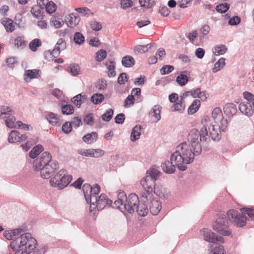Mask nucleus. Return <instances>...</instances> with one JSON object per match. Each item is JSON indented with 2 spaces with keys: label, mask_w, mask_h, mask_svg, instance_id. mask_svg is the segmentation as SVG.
<instances>
[{
  "label": "nucleus",
  "mask_w": 254,
  "mask_h": 254,
  "mask_svg": "<svg viewBox=\"0 0 254 254\" xmlns=\"http://www.w3.org/2000/svg\"><path fill=\"white\" fill-rule=\"evenodd\" d=\"M189 144L183 142L178 145L171 154L170 160L181 171H185L187 165L191 163L195 156L199 155L202 151L201 142L199 140L198 130L193 128L188 135Z\"/></svg>",
  "instance_id": "1"
},
{
  "label": "nucleus",
  "mask_w": 254,
  "mask_h": 254,
  "mask_svg": "<svg viewBox=\"0 0 254 254\" xmlns=\"http://www.w3.org/2000/svg\"><path fill=\"white\" fill-rule=\"evenodd\" d=\"M211 116L213 122L207 116H204L201 120L202 127L198 131L201 143H208L210 137L213 141H219L222 136L221 132L227 130L228 122L224 118L220 108H215L212 112Z\"/></svg>",
  "instance_id": "2"
},
{
  "label": "nucleus",
  "mask_w": 254,
  "mask_h": 254,
  "mask_svg": "<svg viewBox=\"0 0 254 254\" xmlns=\"http://www.w3.org/2000/svg\"><path fill=\"white\" fill-rule=\"evenodd\" d=\"M37 241L29 233L21 234L10 244L15 254H28L35 249Z\"/></svg>",
  "instance_id": "3"
},
{
  "label": "nucleus",
  "mask_w": 254,
  "mask_h": 254,
  "mask_svg": "<svg viewBox=\"0 0 254 254\" xmlns=\"http://www.w3.org/2000/svg\"><path fill=\"white\" fill-rule=\"evenodd\" d=\"M139 203L138 196L135 193L130 194L127 197L124 191H120L118 195V199L115 201L117 208L122 212L126 211L132 214Z\"/></svg>",
  "instance_id": "4"
},
{
  "label": "nucleus",
  "mask_w": 254,
  "mask_h": 254,
  "mask_svg": "<svg viewBox=\"0 0 254 254\" xmlns=\"http://www.w3.org/2000/svg\"><path fill=\"white\" fill-rule=\"evenodd\" d=\"M72 176L68 174L67 171L62 169L50 180V185L59 190L65 188L72 181Z\"/></svg>",
  "instance_id": "5"
},
{
  "label": "nucleus",
  "mask_w": 254,
  "mask_h": 254,
  "mask_svg": "<svg viewBox=\"0 0 254 254\" xmlns=\"http://www.w3.org/2000/svg\"><path fill=\"white\" fill-rule=\"evenodd\" d=\"M224 214L218 215L213 225V229L219 234L227 236L231 235V230L227 225L228 222Z\"/></svg>",
  "instance_id": "6"
},
{
  "label": "nucleus",
  "mask_w": 254,
  "mask_h": 254,
  "mask_svg": "<svg viewBox=\"0 0 254 254\" xmlns=\"http://www.w3.org/2000/svg\"><path fill=\"white\" fill-rule=\"evenodd\" d=\"M109 201L110 200L106 194L102 193L99 196L98 193L95 194L91 197V200H88V203H90V211L92 212L96 209L102 210L109 203Z\"/></svg>",
  "instance_id": "7"
},
{
  "label": "nucleus",
  "mask_w": 254,
  "mask_h": 254,
  "mask_svg": "<svg viewBox=\"0 0 254 254\" xmlns=\"http://www.w3.org/2000/svg\"><path fill=\"white\" fill-rule=\"evenodd\" d=\"M227 220L238 227H242L246 225V218L242 217L241 212L234 209H231L227 213Z\"/></svg>",
  "instance_id": "8"
},
{
  "label": "nucleus",
  "mask_w": 254,
  "mask_h": 254,
  "mask_svg": "<svg viewBox=\"0 0 254 254\" xmlns=\"http://www.w3.org/2000/svg\"><path fill=\"white\" fill-rule=\"evenodd\" d=\"M55 160H52V156L48 152H44L37 158H36L33 164L35 169L36 171H39V169L51 163V161H55Z\"/></svg>",
  "instance_id": "9"
},
{
  "label": "nucleus",
  "mask_w": 254,
  "mask_h": 254,
  "mask_svg": "<svg viewBox=\"0 0 254 254\" xmlns=\"http://www.w3.org/2000/svg\"><path fill=\"white\" fill-rule=\"evenodd\" d=\"M59 168V164L57 161H51V163L39 169L41 176L43 179H48L54 174L56 170Z\"/></svg>",
  "instance_id": "10"
},
{
  "label": "nucleus",
  "mask_w": 254,
  "mask_h": 254,
  "mask_svg": "<svg viewBox=\"0 0 254 254\" xmlns=\"http://www.w3.org/2000/svg\"><path fill=\"white\" fill-rule=\"evenodd\" d=\"M140 184L143 189L146 191V193H143L142 196L143 197L147 199L148 197L147 194L149 195L155 189V183L152 179L146 176L141 180Z\"/></svg>",
  "instance_id": "11"
},
{
  "label": "nucleus",
  "mask_w": 254,
  "mask_h": 254,
  "mask_svg": "<svg viewBox=\"0 0 254 254\" xmlns=\"http://www.w3.org/2000/svg\"><path fill=\"white\" fill-rule=\"evenodd\" d=\"M85 198L87 202L91 200V197L95 194L99 193L100 188L98 184H95L93 187L88 184H85L82 186Z\"/></svg>",
  "instance_id": "12"
},
{
  "label": "nucleus",
  "mask_w": 254,
  "mask_h": 254,
  "mask_svg": "<svg viewBox=\"0 0 254 254\" xmlns=\"http://www.w3.org/2000/svg\"><path fill=\"white\" fill-rule=\"evenodd\" d=\"M28 137L25 134H20L18 131L12 130L8 137V141L9 143H16L25 141Z\"/></svg>",
  "instance_id": "13"
},
{
  "label": "nucleus",
  "mask_w": 254,
  "mask_h": 254,
  "mask_svg": "<svg viewBox=\"0 0 254 254\" xmlns=\"http://www.w3.org/2000/svg\"><path fill=\"white\" fill-rule=\"evenodd\" d=\"M239 109L243 115L248 117L252 116L254 113V108L250 102L241 103L239 104Z\"/></svg>",
  "instance_id": "14"
},
{
  "label": "nucleus",
  "mask_w": 254,
  "mask_h": 254,
  "mask_svg": "<svg viewBox=\"0 0 254 254\" xmlns=\"http://www.w3.org/2000/svg\"><path fill=\"white\" fill-rule=\"evenodd\" d=\"M66 48V43L62 38H60L57 41L54 49L51 52V54L54 57L59 55L61 51L64 50Z\"/></svg>",
  "instance_id": "15"
},
{
  "label": "nucleus",
  "mask_w": 254,
  "mask_h": 254,
  "mask_svg": "<svg viewBox=\"0 0 254 254\" xmlns=\"http://www.w3.org/2000/svg\"><path fill=\"white\" fill-rule=\"evenodd\" d=\"M200 235L203 237V239L205 241L215 243V239H214V238L215 234L212 232L210 230L204 228L200 231Z\"/></svg>",
  "instance_id": "16"
},
{
  "label": "nucleus",
  "mask_w": 254,
  "mask_h": 254,
  "mask_svg": "<svg viewBox=\"0 0 254 254\" xmlns=\"http://www.w3.org/2000/svg\"><path fill=\"white\" fill-rule=\"evenodd\" d=\"M190 76V73L189 71H183L177 77L176 82L179 85L181 86H184L188 83Z\"/></svg>",
  "instance_id": "17"
},
{
  "label": "nucleus",
  "mask_w": 254,
  "mask_h": 254,
  "mask_svg": "<svg viewBox=\"0 0 254 254\" xmlns=\"http://www.w3.org/2000/svg\"><path fill=\"white\" fill-rule=\"evenodd\" d=\"M240 212L242 217L246 218V223L247 221L254 220V209L248 207H244L240 209Z\"/></svg>",
  "instance_id": "18"
},
{
  "label": "nucleus",
  "mask_w": 254,
  "mask_h": 254,
  "mask_svg": "<svg viewBox=\"0 0 254 254\" xmlns=\"http://www.w3.org/2000/svg\"><path fill=\"white\" fill-rule=\"evenodd\" d=\"M149 208L150 212L153 215H157L161 209V203L159 200L153 199L150 202Z\"/></svg>",
  "instance_id": "19"
},
{
  "label": "nucleus",
  "mask_w": 254,
  "mask_h": 254,
  "mask_svg": "<svg viewBox=\"0 0 254 254\" xmlns=\"http://www.w3.org/2000/svg\"><path fill=\"white\" fill-rule=\"evenodd\" d=\"M23 232L22 228H18L10 230V231H5L3 233V235L8 240L13 239L16 240L18 235L21 234Z\"/></svg>",
  "instance_id": "20"
},
{
  "label": "nucleus",
  "mask_w": 254,
  "mask_h": 254,
  "mask_svg": "<svg viewBox=\"0 0 254 254\" xmlns=\"http://www.w3.org/2000/svg\"><path fill=\"white\" fill-rule=\"evenodd\" d=\"M1 23L4 27L7 32H12L15 29V25L12 19L8 18H3Z\"/></svg>",
  "instance_id": "21"
},
{
  "label": "nucleus",
  "mask_w": 254,
  "mask_h": 254,
  "mask_svg": "<svg viewBox=\"0 0 254 254\" xmlns=\"http://www.w3.org/2000/svg\"><path fill=\"white\" fill-rule=\"evenodd\" d=\"M224 112L225 115L231 117L234 115L237 112L236 106L233 103H228L224 107Z\"/></svg>",
  "instance_id": "22"
},
{
  "label": "nucleus",
  "mask_w": 254,
  "mask_h": 254,
  "mask_svg": "<svg viewBox=\"0 0 254 254\" xmlns=\"http://www.w3.org/2000/svg\"><path fill=\"white\" fill-rule=\"evenodd\" d=\"M80 20L79 17L74 13L69 14L66 18L67 24L69 27H74L77 25Z\"/></svg>",
  "instance_id": "23"
},
{
  "label": "nucleus",
  "mask_w": 254,
  "mask_h": 254,
  "mask_svg": "<svg viewBox=\"0 0 254 254\" xmlns=\"http://www.w3.org/2000/svg\"><path fill=\"white\" fill-rule=\"evenodd\" d=\"M176 165L173 163L172 161H166L162 165V168L163 171L167 174H172L176 171Z\"/></svg>",
  "instance_id": "24"
},
{
  "label": "nucleus",
  "mask_w": 254,
  "mask_h": 254,
  "mask_svg": "<svg viewBox=\"0 0 254 254\" xmlns=\"http://www.w3.org/2000/svg\"><path fill=\"white\" fill-rule=\"evenodd\" d=\"M142 131V127L140 125H136L132 129L130 138L131 141L135 142L138 140L140 136Z\"/></svg>",
  "instance_id": "25"
},
{
  "label": "nucleus",
  "mask_w": 254,
  "mask_h": 254,
  "mask_svg": "<svg viewBox=\"0 0 254 254\" xmlns=\"http://www.w3.org/2000/svg\"><path fill=\"white\" fill-rule=\"evenodd\" d=\"M39 71V70L35 69L26 70L24 74V79L26 82H29L31 79L37 78Z\"/></svg>",
  "instance_id": "26"
},
{
  "label": "nucleus",
  "mask_w": 254,
  "mask_h": 254,
  "mask_svg": "<svg viewBox=\"0 0 254 254\" xmlns=\"http://www.w3.org/2000/svg\"><path fill=\"white\" fill-rule=\"evenodd\" d=\"M161 109L162 108L160 105H156L153 107L149 112L150 115L154 117L156 122L161 119L160 113Z\"/></svg>",
  "instance_id": "27"
},
{
  "label": "nucleus",
  "mask_w": 254,
  "mask_h": 254,
  "mask_svg": "<svg viewBox=\"0 0 254 254\" xmlns=\"http://www.w3.org/2000/svg\"><path fill=\"white\" fill-rule=\"evenodd\" d=\"M161 175V172L155 168H151L149 170L146 172V176H148L151 179H152L155 182Z\"/></svg>",
  "instance_id": "28"
},
{
  "label": "nucleus",
  "mask_w": 254,
  "mask_h": 254,
  "mask_svg": "<svg viewBox=\"0 0 254 254\" xmlns=\"http://www.w3.org/2000/svg\"><path fill=\"white\" fill-rule=\"evenodd\" d=\"M98 138V134L95 132H92L83 136V140L88 144H91L95 142Z\"/></svg>",
  "instance_id": "29"
},
{
  "label": "nucleus",
  "mask_w": 254,
  "mask_h": 254,
  "mask_svg": "<svg viewBox=\"0 0 254 254\" xmlns=\"http://www.w3.org/2000/svg\"><path fill=\"white\" fill-rule=\"evenodd\" d=\"M227 51V48L224 45H217L212 49L213 54L216 56L224 55Z\"/></svg>",
  "instance_id": "30"
},
{
  "label": "nucleus",
  "mask_w": 254,
  "mask_h": 254,
  "mask_svg": "<svg viewBox=\"0 0 254 254\" xmlns=\"http://www.w3.org/2000/svg\"><path fill=\"white\" fill-rule=\"evenodd\" d=\"M185 109V104L181 100L175 103L172 106L171 111L172 112H178L182 113Z\"/></svg>",
  "instance_id": "31"
},
{
  "label": "nucleus",
  "mask_w": 254,
  "mask_h": 254,
  "mask_svg": "<svg viewBox=\"0 0 254 254\" xmlns=\"http://www.w3.org/2000/svg\"><path fill=\"white\" fill-rule=\"evenodd\" d=\"M13 111L7 106H0V118H6L12 115Z\"/></svg>",
  "instance_id": "32"
},
{
  "label": "nucleus",
  "mask_w": 254,
  "mask_h": 254,
  "mask_svg": "<svg viewBox=\"0 0 254 254\" xmlns=\"http://www.w3.org/2000/svg\"><path fill=\"white\" fill-rule=\"evenodd\" d=\"M43 8V7H41L38 5H35L32 7L31 12L34 17L39 19L43 16L42 10Z\"/></svg>",
  "instance_id": "33"
},
{
  "label": "nucleus",
  "mask_w": 254,
  "mask_h": 254,
  "mask_svg": "<svg viewBox=\"0 0 254 254\" xmlns=\"http://www.w3.org/2000/svg\"><path fill=\"white\" fill-rule=\"evenodd\" d=\"M105 65L108 70L107 72L108 76L109 77H114L116 75L114 62L113 61H107Z\"/></svg>",
  "instance_id": "34"
},
{
  "label": "nucleus",
  "mask_w": 254,
  "mask_h": 254,
  "mask_svg": "<svg viewBox=\"0 0 254 254\" xmlns=\"http://www.w3.org/2000/svg\"><path fill=\"white\" fill-rule=\"evenodd\" d=\"M46 119L49 123L53 126H56L60 121L59 117L52 112H49L47 114Z\"/></svg>",
  "instance_id": "35"
},
{
  "label": "nucleus",
  "mask_w": 254,
  "mask_h": 254,
  "mask_svg": "<svg viewBox=\"0 0 254 254\" xmlns=\"http://www.w3.org/2000/svg\"><path fill=\"white\" fill-rule=\"evenodd\" d=\"M200 105V102L199 100L195 99L189 107L188 113L189 115H192L198 110Z\"/></svg>",
  "instance_id": "36"
},
{
  "label": "nucleus",
  "mask_w": 254,
  "mask_h": 254,
  "mask_svg": "<svg viewBox=\"0 0 254 254\" xmlns=\"http://www.w3.org/2000/svg\"><path fill=\"white\" fill-rule=\"evenodd\" d=\"M86 96L82 95L81 94H79L73 97L71 99V101L78 108H79L81 106L82 102H84V100H86Z\"/></svg>",
  "instance_id": "37"
},
{
  "label": "nucleus",
  "mask_w": 254,
  "mask_h": 254,
  "mask_svg": "<svg viewBox=\"0 0 254 254\" xmlns=\"http://www.w3.org/2000/svg\"><path fill=\"white\" fill-rule=\"evenodd\" d=\"M44 150L43 147L40 144L35 146L29 152V156L31 158H35Z\"/></svg>",
  "instance_id": "38"
},
{
  "label": "nucleus",
  "mask_w": 254,
  "mask_h": 254,
  "mask_svg": "<svg viewBox=\"0 0 254 254\" xmlns=\"http://www.w3.org/2000/svg\"><path fill=\"white\" fill-rule=\"evenodd\" d=\"M225 59L223 58H220L215 64L212 68V72L216 73L223 68L225 65Z\"/></svg>",
  "instance_id": "39"
},
{
  "label": "nucleus",
  "mask_w": 254,
  "mask_h": 254,
  "mask_svg": "<svg viewBox=\"0 0 254 254\" xmlns=\"http://www.w3.org/2000/svg\"><path fill=\"white\" fill-rule=\"evenodd\" d=\"M44 7H45L46 12L49 14H53L55 13L57 8L56 3L53 1H49L47 2Z\"/></svg>",
  "instance_id": "40"
},
{
  "label": "nucleus",
  "mask_w": 254,
  "mask_h": 254,
  "mask_svg": "<svg viewBox=\"0 0 254 254\" xmlns=\"http://www.w3.org/2000/svg\"><path fill=\"white\" fill-rule=\"evenodd\" d=\"M50 22L51 25L57 29L62 27L64 23V21L62 18H57L56 17H52Z\"/></svg>",
  "instance_id": "41"
},
{
  "label": "nucleus",
  "mask_w": 254,
  "mask_h": 254,
  "mask_svg": "<svg viewBox=\"0 0 254 254\" xmlns=\"http://www.w3.org/2000/svg\"><path fill=\"white\" fill-rule=\"evenodd\" d=\"M122 63L125 67H131L134 64L135 61L132 57L127 56L123 57Z\"/></svg>",
  "instance_id": "42"
},
{
  "label": "nucleus",
  "mask_w": 254,
  "mask_h": 254,
  "mask_svg": "<svg viewBox=\"0 0 254 254\" xmlns=\"http://www.w3.org/2000/svg\"><path fill=\"white\" fill-rule=\"evenodd\" d=\"M6 119L5 123L7 127L9 128H16L17 122H16V119L14 116L11 115Z\"/></svg>",
  "instance_id": "43"
},
{
  "label": "nucleus",
  "mask_w": 254,
  "mask_h": 254,
  "mask_svg": "<svg viewBox=\"0 0 254 254\" xmlns=\"http://www.w3.org/2000/svg\"><path fill=\"white\" fill-rule=\"evenodd\" d=\"M135 210L138 214L141 216H145L148 211L146 205L144 204L141 205L138 204Z\"/></svg>",
  "instance_id": "44"
},
{
  "label": "nucleus",
  "mask_w": 254,
  "mask_h": 254,
  "mask_svg": "<svg viewBox=\"0 0 254 254\" xmlns=\"http://www.w3.org/2000/svg\"><path fill=\"white\" fill-rule=\"evenodd\" d=\"M104 97L102 94L96 93L93 94L91 98V101L94 104H99L103 102Z\"/></svg>",
  "instance_id": "45"
},
{
  "label": "nucleus",
  "mask_w": 254,
  "mask_h": 254,
  "mask_svg": "<svg viewBox=\"0 0 254 254\" xmlns=\"http://www.w3.org/2000/svg\"><path fill=\"white\" fill-rule=\"evenodd\" d=\"M70 73L72 76L78 75L80 71V66L76 64H70L69 67Z\"/></svg>",
  "instance_id": "46"
},
{
  "label": "nucleus",
  "mask_w": 254,
  "mask_h": 254,
  "mask_svg": "<svg viewBox=\"0 0 254 254\" xmlns=\"http://www.w3.org/2000/svg\"><path fill=\"white\" fill-rule=\"evenodd\" d=\"M226 251L222 245L216 246L210 251L209 254H225Z\"/></svg>",
  "instance_id": "47"
},
{
  "label": "nucleus",
  "mask_w": 254,
  "mask_h": 254,
  "mask_svg": "<svg viewBox=\"0 0 254 254\" xmlns=\"http://www.w3.org/2000/svg\"><path fill=\"white\" fill-rule=\"evenodd\" d=\"M151 47V44H147L146 45H137L134 48V50L135 52L144 53L147 52Z\"/></svg>",
  "instance_id": "48"
},
{
  "label": "nucleus",
  "mask_w": 254,
  "mask_h": 254,
  "mask_svg": "<svg viewBox=\"0 0 254 254\" xmlns=\"http://www.w3.org/2000/svg\"><path fill=\"white\" fill-rule=\"evenodd\" d=\"M62 112L64 115H71L74 112L73 107L69 104L64 105L62 106Z\"/></svg>",
  "instance_id": "49"
},
{
  "label": "nucleus",
  "mask_w": 254,
  "mask_h": 254,
  "mask_svg": "<svg viewBox=\"0 0 254 254\" xmlns=\"http://www.w3.org/2000/svg\"><path fill=\"white\" fill-rule=\"evenodd\" d=\"M41 45V42L39 39H35L31 41L29 43V48L33 52L37 51V47Z\"/></svg>",
  "instance_id": "50"
},
{
  "label": "nucleus",
  "mask_w": 254,
  "mask_h": 254,
  "mask_svg": "<svg viewBox=\"0 0 254 254\" xmlns=\"http://www.w3.org/2000/svg\"><path fill=\"white\" fill-rule=\"evenodd\" d=\"M74 41L78 45L82 44L85 40L84 36L80 32H76L74 35Z\"/></svg>",
  "instance_id": "51"
},
{
  "label": "nucleus",
  "mask_w": 254,
  "mask_h": 254,
  "mask_svg": "<svg viewBox=\"0 0 254 254\" xmlns=\"http://www.w3.org/2000/svg\"><path fill=\"white\" fill-rule=\"evenodd\" d=\"M107 56V52L105 50H100L96 53V60L98 62H101L105 59Z\"/></svg>",
  "instance_id": "52"
},
{
  "label": "nucleus",
  "mask_w": 254,
  "mask_h": 254,
  "mask_svg": "<svg viewBox=\"0 0 254 254\" xmlns=\"http://www.w3.org/2000/svg\"><path fill=\"white\" fill-rule=\"evenodd\" d=\"M113 114V110L112 109H109L107 110L104 114L102 115V119L104 121L109 122L111 120Z\"/></svg>",
  "instance_id": "53"
},
{
  "label": "nucleus",
  "mask_w": 254,
  "mask_h": 254,
  "mask_svg": "<svg viewBox=\"0 0 254 254\" xmlns=\"http://www.w3.org/2000/svg\"><path fill=\"white\" fill-rule=\"evenodd\" d=\"M91 157L99 158L105 155V151L101 149H92Z\"/></svg>",
  "instance_id": "54"
},
{
  "label": "nucleus",
  "mask_w": 254,
  "mask_h": 254,
  "mask_svg": "<svg viewBox=\"0 0 254 254\" xmlns=\"http://www.w3.org/2000/svg\"><path fill=\"white\" fill-rule=\"evenodd\" d=\"M229 8V4L227 3L220 4L216 6V10L221 13L226 12Z\"/></svg>",
  "instance_id": "55"
},
{
  "label": "nucleus",
  "mask_w": 254,
  "mask_h": 254,
  "mask_svg": "<svg viewBox=\"0 0 254 254\" xmlns=\"http://www.w3.org/2000/svg\"><path fill=\"white\" fill-rule=\"evenodd\" d=\"M14 45L17 48H23L26 46V43L23 37H18L14 40Z\"/></svg>",
  "instance_id": "56"
},
{
  "label": "nucleus",
  "mask_w": 254,
  "mask_h": 254,
  "mask_svg": "<svg viewBox=\"0 0 254 254\" xmlns=\"http://www.w3.org/2000/svg\"><path fill=\"white\" fill-rule=\"evenodd\" d=\"M174 70V67L172 65H166L163 66L160 69L162 74L164 75L171 72Z\"/></svg>",
  "instance_id": "57"
},
{
  "label": "nucleus",
  "mask_w": 254,
  "mask_h": 254,
  "mask_svg": "<svg viewBox=\"0 0 254 254\" xmlns=\"http://www.w3.org/2000/svg\"><path fill=\"white\" fill-rule=\"evenodd\" d=\"M134 98L133 95H130L127 96L124 102L125 107H128L130 105H132L134 104Z\"/></svg>",
  "instance_id": "58"
},
{
  "label": "nucleus",
  "mask_w": 254,
  "mask_h": 254,
  "mask_svg": "<svg viewBox=\"0 0 254 254\" xmlns=\"http://www.w3.org/2000/svg\"><path fill=\"white\" fill-rule=\"evenodd\" d=\"M62 130L65 133L71 132L72 130L71 123L69 122H65L62 126Z\"/></svg>",
  "instance_id": "59"
},
{
  "label": "nucleus",
  "mask_w": 254,
  "mask_h": 254,
  "mask_svg": "<svg viewBox=\"0 0 254 254\" xmlns=\"http://www.w3.org/2000/svg\"><path fill=\"white\" fill-rule=\"evenodd\" d=\"M128 76L126 73H122L118 78V82L120 84H125L127 80Z\"/></svg>",
  "instance_id": "60"
},
{
  "label": "nucleus",
  "mask_w": 254,
  "mask_h": 254,
  "mask_svg": "<svg viewBox=\"0 0 254 254\" xmlns=\"http://www.w3.org/2000/svg\"><path fill=\"white\" fill-rule=\"evenodd\" d=\"M75 10L83 16L88 15L90 13V10L87 7L76 8Z\"/></svg>",
  "instance_id": "61"
},
{
  "label": "nucleus",
  "mask_w": 254,
  "mask_h": 254,
  "mask_svg": "<svg viewBox=\"0 0 254 254\" xmlns=\"http://www.w3.org/2000/svg\"><path fill=\"white\" fill-rule=\"evenodd\" d=\"M90 26L94 31H99L102 28L101 24L96 21H92L90 22Z\"/></svg>",
  "instance_id": "62"
},
{
  "label": "nucleus",
  "mask_w": 254,
  "mask_h": 254,
  "mask_svg": "<svg viewBox=\"0 0 254 254\" xmlns=\"http://www.w3.org/2000/svg\"><path fill=\"white\" fill-rule=\"evenodd\" d=\"M191 1V0H179L178 3L181 8H184L188 7L190 5Z\"/></svg>",
  "instance_id": "63"
},
{
  "label": "nucleus",
  "mask_w": 254,
  "mask_h": 254,
  "mask_svg": "<svg viewBox=\"0 0 254 254\" xmlns=\"http://www.w3.org/2000/svg\"><path fill=\"white\" fill-rule=\"evenodd\" d=\"M121 5L122 8L126 9L132 5V2L131 0H122Z\"/></svg>",
  "instance_id": "64"
}]
</instances>
